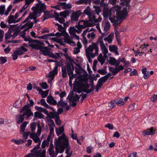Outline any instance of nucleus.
<instances>
[{
	"label": "nucleus",
	"instance_id": "0e129e2a",
	"mask_svg": "<svg viewBox=\"0 0 157 157\" xmlns=\"http://www.w3.org/2000/svg\"><path fill=\"white\" fill-rule=\"evenodd\" d=\"M4 31L0 29V42H2V38L4 36Z\"/></svg>",
	"mask_w": 157,
	"mask_h": 157
},
{
	"label": "nucleus",
	"instance_id": "5701e85b",
	"mask_svg": "<svg viewBox=\"0 0 157 157\" xmlns=\"http://www.w3.org/2000/svg\"><path fill=\"white\" fill-rule=\"evenodd\" d=\"M20 21V19L16 20L14 18V16L10 15L9 16L7 20V21L9 24L16 23Z\"/></svg>",
	"mask_w": 157,
	"mask_h": 157
},
{
	"label": "nucleus",
	"instance_id": "7ed1b4c3",
	"mask_svg": "<svg viewBox=\"0 0 157 157\" xmlns=\"http://www.w3.org/2000/svg\"><path fill=\"white\" fill-rule=\"evenodd\" d=\"M121 6H114L113 10H115L116 12L117 16H114L110 17L109 20L111 22L113 23L114 27L117 28L121 23V19H124L128 15L127 9L124 8L121 11Z\"/></svg>",
	"mask_w": 157,
	"mask_h": 157
},
{
	"label": "nucleus",
	"instance_id": "9b49d317",
	"mask_svg": "<svg viewBox=\"0 0 157 157\" xmlns=\"http://www.w3.org/2000/svg\"><path fill=\"white\" fill-rule=\"evenodd\" d=\"M33 25V23L29 22L26 23L25 25H22L20 28V29H23L25 27V29L23 31V34H21V36L24 38L25 37V33H24L25 31H27L29 29L32 28Z\"/></svg>",
	"mask_w": 157,
	"mask_h": 157
},
{
	"label": "nucleus",
	"instance_id": "680f3d73",
	"mask_svg": "<svg viewBox=\"0 0 157 157\" xmlns=\"http://www.w3.org/2000/svg\"><path fill=\"white\" fill-rule=\"evenodd\" d=\"M116 104V101L113 100L111 101L109 103V106L112 108L114 107Z\"/></svg>",
	"mask_w": 157,
	"mask_h": 157
},
{
	"label": "nucleus",
	"instance_id": "49530a36",
	"mask_svg": "<svg viewBox=\"0 0 157 157\" xmlns=\"http://www.w3.org/2000/svg\"><path fill=\"white\" fill-rule=\"evenodd\" d=\"M124 103L125 102L123 101V99H122L116 100V104L120 106L122 105H123Z\"/></svg>",
	"mask_w": 157,
	"mask_h": 157
},
{
	"label": "nucleus",
	"instance_id": "f704fd0d",
	"mask_svg": "<svg viewBox=\"0 0 157 157\" xmlns=\"http://www.w3.org/2000/svg\"><path fill=\"white\" fill-rule=\"evenodd\" d=\"M57 106L58 107L61 106L62 107H64L67 105V102H64L63 100L61 99L58 101V103L57 104Z\"/></svg>",
	"mask_w": 157,
	"mask_h": 157
},
{
	"label": "nucleus",
	"instance_id": "8fccbe9b",
	"mask_svg": "<svg viewBox=\"0 0 157 157\" xmlns=\"http://www.w3.org/2000/svg\"><path fill=\"white\" fill-rule=\"evenodd\" d=\"M51 39L57 42L58 43H60L61 45H64L63 41H62L61 39H58L56 37L52 38Z\"/></svg>",
	"mask_w": 157,
	"mask_h": 157
},
{
	"label": "nucleus",
	"instance_id": "473e14b6",
	"mask_svg": "<svg viewBox=\"0 0 157 157\" xmlns=\"http://www.w3.org/2000/svg\"><path fill=\"white\" fill-rule=\"evenodd\" d=\"M113 36L114 33H111L107 37L104 38V40H107L109 43H110L112 41Z\"/></svg>",
	"mask_w": 157,
	"mask_h": 157
},
{
	"label": "nucleus",
	"instance_id": "a878e982",
	"mask_svg": "<svg viewBox=\"0 0 157 157\" xmlns=\"http://www.w3.org/2000/svg\"><path fill=\"white\" fill-rule=\"evenodd\" d=\"M60 5V6H62V8L64 9H70L71 7V4H67L65 2L58 3Z\"/></svg>",
	"mask_w": 157,
	"mask_h": 157
},
{
	"label": "nucleus",
	"instance_id": "ea45409f",
	"mask_svg": "<svg viewBox=\"0 0 157 157\" xmlns=\"http://www.w3.org/2000/svg\"><path fill=\"white\" fill-rule=\"evenodd\" d=\"M52 34H54V36H56L58 37H59L60 36H65L66 35H67L66 32V31H63V32H61V33H56L55 34L54 33H51Z\"/></svg>",
	"mask_w": 157,
	"mask_h": 157
},
{
	"label": "nucleus",
	"instance_id": "b1692460",
	"mask_svg": "<svg viewBox=\"0 0 157 157\" xmlns=\"http://www.w3.org/2000/svg\"><path fill=\"white\" fill-rule=\"evenodd\" d=\"M79 98L80 97L78 96V94H76L75 96H73V94H72L71 98H69V100L70 102L73 103L76 102L79 100Z\"/></svg>",
	"mask_w": 157,
	"mask_h": 157
},
{
	"label": "nucleus",
	"instance_id": "4468645a",
	"mask_svg": "<svg viewBox=\"0 0 157 157\" xmlns=\"http://www.w3.org/2000/svg\"><path fill=\"white\" fill-rule=\"evenodd\" d=\"M155 128L152 127L143 132L142 135L144 136L146 135H154L155 133Z\"/></svg>",
	"mask_w": 157,
	"mask_h": 157
},
{
	"label": "nucleus",
	"instance_id": "2eb2a0df",
	"mask_svg": "<svg viewBox=\"0 0 157 157\" xmlns=\"http://www.w3.org/2000/svg\"><path fill=\"white\" fill-rule=\"evenodd\" d=\"M81 13L80 11H77L72 13L71 17V20L72 22L77 21L78 20L79 17L80 16Z\"/></svg>",
	"mask_w": 157,
	"mask_h": 157
},
{
	"label": "nucleus",
	"instance_id": "69168bd1",
	"mask_svg": "<svg viewBox=\"0 0 157 157\" xmlns=\"http://www.w3.org/2000/svg\"><path fill=\"white\" fill-rule=\"evenodd\" d=\"M106 80V79L103 76L101 78L98 80V82L103 84V83L105 82Z\"/></svg>",
	"mask_w": 157,
	"mask_h": 157
},
{
	"label": "nucleus",
	"instance_id": "bb28decb",
	"mask_svg": "<svg viewBox=\"0 0 157 157\" xmlns=\"http://www.w3.org/2000/svg\"><path fill=\"white\" fill-rule=\"evenodd\" d=\"M106 57H104V56H103L102 54H100L98 58V60L101 63V65L104 63Z\"/></svg>",
	"mask_w": 157,
	"mask_h": 157
},
{
	"label": "nucleus",
	"instance_id": "09e8293b",
	"mask_svg": "<svg viewBox=\"0 0 157 157\" xmlns=\"http://www.w3.org/2000/svg\"><path fill=\"white\" fill-rule=\"evenodd\" d=\"M109 50L111 52H115L117 49V47L115 45H113L112 46L109 45Z\"/></svg>",
	"mask_w": 157,
	"mask_h": 157
},
{
	"label": "nucleus",
	"instance_id": "c03bdc74",
	"mask_svg": "<svg viewBox=\"0 0 157 157\" xmlns=\"http://www.w3.org/2000/svg\"><path fill=\"white\" fill-rule=\"evenodd\" d=\"M109 63L111 65H115L116 63V60L115 58L113 57H110L109 60Z\"/></svg>",
	"mask_w": 157,
	"mask_h": 157
},
{
	"label": "nucleus",
	"instance_id": "6ab92c4d",
	"mask_svg": "<svg viewBox=\"0 0 157 157\" xmlns=\"http://www.w3.org/2000/svg\"><path fill=\"white\" fill-rule=\"evenodd\" d=\"M48 124L49 126L50 134H52L53 133L54 128L55 127L54 122L52 120L50 119L48 121Z\"/></svg>",
	"mask_w": 157,
	"mask_h": 157
},
{
	"label": "nucleus",
	"instance_id": "2f4dec72",
	"mask_svg": "<svg viewBox=\"0 0 157 157\" xmlns=\"http://www.w3.org/2000/svg\"><path fill=\"white\" fill-rule=\"evenodd\" d=\"M141 71L142 73L144 75V79H147L149 77L148 72H147V68H144L142 69Z\"/></svg>",
	"mask_w": 157,
	"mask_h": 157
},
{
	"label": "nucleus",
	"instance_id": "393cba45",
	"mask_svg": "<svg viewBox=\"0 0 157 157\" xmlns=\"http://www.w3.org/2000/svg\"><path fill=\"white\" fill-rule=\"evenodd\" d=\"M147 46H145V44H143L140 47V48H141V52L136 51L135 53V56H136L138 55H139L140 56H141V54L143 53L144 52V49L146 48Z\"/></svg>",
	"mask_w": 157,
	"mask_h": 157
},
{
	"label": "nucleus",
	"instance_id": "ddd939ff",
	"mask_svg": "<svg viewBox=\"0 0 157 157\" xmlns=\"http://www.w3.org/2000/svg\"><path fill=\"white\" fill-rule=\"evenodd\" d=\"M12 7V6L11 5H10L8 7L7 10L5 12V6H0V14L2 15L5 14L7 16Z\"/></svg>",
	"mask_w": 157,
	"mask_h": 157
},
{
	"label": "nucleus",
	"instance_id": "4d7b16f0",
	"mask_svg": "<svg viewBox=\"0 0 157 157\" xmlns=\"http://www.w3.org/2000/svg\"><path fill=\"white\" fill-rule=\"evenodd\" d=\"M7 61V59L6 57H0V63L1 64H3L5 63Z\"/></svg>",
	"mask_w": 157,
	"mask_h": 157
},
{
	"label": "nucleus",
	"instance_id": "6e6d98bb",
	"mask_svg": "<svg viewBox=\"0 0 157 157\" xmlns=\"http://www.w3.org/2000/svg\"><path fill=\"white\" fill-rule=\"evenodd\" d=\"M55 122L56 124L58 125H59L61 124V121L60 120L59 115H57L56 117L55 118Z\"/></svg>",
	"mask_w": 157,
	"mask_h": 157
},
{
	"label": "nucleus",
	"instance_id": "39448f33",
	"mask_svg": "<svg viewBox=\"0 0 157 157\" xmlns=\"http://www.w3.org/2000/svg\"><path fill=\"white\" fill-rule=\"evenodd\" d=\"M25 41H28L29 44V46L35 49L40 50V53H42L43 51L47 52L46 47H42V44L44 45V43L36 40H33L29 36L25 37L24 38Z\"/></svg>",
	"mask_w": 157,
	"mask_h": 157
},
{
	"label": "nucleus",
	"instance_id": "864d4df0",
	"mask_svg": "<svg viewBox=\"0 0 157 157\" xmlns=\"http://www.w3.org/2000/svg\"><path fill=\"white\" fill-rule=\"evenodd\" d=\"M109 71L112 72L113 74V75H115L117 73L114 74L115 72L117 71V67L116 66L115 68H114L113 67H109Z\"/></svg>",
	"mask_w": 157,
	"mask_h": 157
},
{
	"label": "nucleus",
	"instance_id": "de8ad7c7",
	"mask_svg": "<svg viewBox=\"0 0 157 157\" xmlns=\"http://www.w3.org/2000/svg\"><path fill=\"white\" fill-rule=\"evenodd\" d=\"M95 35L94 32L90 33L87 34V37L89 39H93L95 37Z\"/></svg>",
	"mask_w": 157,
	"mask_h": 157
},
{
	"label": "nucleus",
	"instance_id": "412c9836",
	"mask_svg": "<svg viewBox=\"0 0 157 157\" xmlns=\"http://www.w3.org/2000/svg\"><path fill=\"white\" fill-rule=\"evenodd\" d=\"M47 101L50 104L56 105L57 104L56 101L54 99L51 95H49L47 97Z\"/></svg>",
	"mask_w": 157,
	"mask_h": 157
},
{
	"label": "nucleus",
	"instance_id": "3c124183",
	"mask_svg": "<svg viewBox=\"0 0 157 157\" xmlns=\"http://www.w3.org/2000/svg\"><path fill=\"white\" fill-rule=\"evenodd\" d=\"M41 93H40L41 95L43 98H44L46 97L48 95V91L47 90L44 91H43L42 90L40 91Z\"/></svg>",
	"mask_w": 157,
	"mask_h": 157
},
{
	"label": "nucleus",
	"instance_id": "e2e57ef3",
	"mask_svg": "<svg viewBox=\"0 0 157 157\" xmlns=\"http://www.w3.org/2000/svg\"><path fill=\"white\" fill-rule=\"evenodd\" d=\"M49 144V142L47 140H44L42 143V147L43 148H44L46 146L48 145Z\"/></svg>",
	"mask_w": 157,
	"mask_h": 157
},
{
	"label": "nucleus",
	"instance_id": "7c9ffc66",
	"mask_svg": "<svg viewBox=\"0 0 157 157\" xmlns=\"http://www.w3.org/2000/svg\"><path fill=\"white\" fill-rule=\"evenodd\" d=\"M69 33L70 35H73L75 34V32H76L78 33H80L79 30L76 29L74 26L71 27L69 29Z\"/></svg>",
	"mask_w": 157,
	"mask_h": 157
},
{
	"label": "nucleus",
	"instance_id": "aec40b11",
	"mask_svg": "<svg viewBox=\"0 0 157 157\" xmlns=\"http://www.w3.org/2000/svg\"><path fill=\"white\" fill-rule=\"evenodd\" d=\"M47 153L51 157H56V155L54 156L55 151L54 150L53 145L52 143H51L49 146V147L48 149Z\"/></svg>",
	"mask_w": 157,
	"mask_h": 157
},
{
	"label": "nucleus",
	"instance_id": "603ef678",
	"mask_svg": "<svg viewBox=\"0 0 157 157\" xmlns=\"http://www.w3.org/2000/svg\"><path fill=\"white\" fill-rule=\"evenodd\" d=\"M31 134H32V133H31L30 132H24L23 134V136L24 139L26 140L27 139L28 136L29 135H30Z\"/></svg>",
	"mask_w": 157,
	"mask_h": 157
},
{
	"label": "nucleus",
	"instance_id": "5fc2aeb1",
	"mask_svg": "<svg viewBox=\"0 0 157 157\" xmlns=\"http://www.w3.org/2000/svg\"><path fill=\"white\" fill-rule=\"evenodd\" d=\"M115 33L117 41H118V40H120V36L119 35L120 33L117 29H116L115 30Z\"/></svg>",
	"mask_w": 157,
	"mask_h": 157
},
{
	"label": "nucleus",
	"instance_id": "9d476101",
	"mask_svg": "<svg viewBox=\"0 0 157 157\" xmlns=\"http://www.w3.org/2000/svg\"><path fill=\"white\" fill-rule=\"evenodd\" d=\"M103 7V15L105 18H107L108 17H109V18L110 17H111L112 15V12H114L115 10H113V9L114 8V7H112V9H109L108 7V5H105L104 6H102Z\"/></svg>",
	"mask_w": 157,
	"mask_h": 157
},
{
	"label": "nucleus",
	"instance_id": "a19ab883",
	"mask_svg": "<svg viewBox=\"0 0 157 157\" xmlns=\"http://www.w3.org/2000/svg\"><path fill=\"white\" fill-rule=\"evenodd\" d=\"M34 116L35 118H38L40 119L43 118L44 117L43 114L38 112H36L34 113Z\"/></svg>",
	"mask_w": 157,
	"mask_h": 157
},
{
	"label": "nucleus",
	"instance_id": "6e6552de",
	"mask_svg": "<svg viewBox=\"0 0 157 157\" xmlns=\"http://www.w3.org/2000/svg\"><path fill=\"white\" fill-rule=\"evenodd\" d=\"M30 106L25 105L22 107L20 110V113L23 112V113L20 115V122L22 123L24 119V116H25L27 118H29L31 116H33V113L31 109L29 108Z\"/></svg>",
	"mask_w": 157,
	"mask_h": 157
},
{
	"label": "nucleus",
	"instance_id": "dca6fc26",
	"mask_svg": "<svg viewBox=\"0 0 157 157\" xmlns=\"http://www.w3.org/2000/svg\"><path fill=\"white\" fill-rule=\"evenodd\" d=\"M93 1V2L95 4H98L100 3V0H79L78 1V3L79 4L84 3L86 4H89L90 5L91 1Z\"/></svg>",
	"mask_w": 157,
	"mask_h": 157
},
{
	"label": "nucleus",
	"instance_id": "052dcab7",
	"mask_svg": "<svg viewBox=\"0 0 157 157\" xmlns=\"http://www.w3.org/2000/svg\"><path fill=\"white\" fill-rule=\"evenodd\" d=\"M30 128L32 132H33L35 130L36 124L35 123H31L30 124Z\"/></svg>",
	"mask_w": 157,
	"mask_h": 157
},
{
	"label": "nucleus",
	"instance_id": "a18cd8bd",
	"mask_svg": "<svg viewBox=\"0 0 157 157\" xmlns=\"http://www.w3.org/2000/svg\"><path fill=\"white\" fill-rule=\"evenodd\" d=\"M28 123L29 122L27 121H25L23 123L21 126V130L22 132H23L24 131L25 128Z\"/></svg>",
	"mask_w": 157,
	"mask_h": 157
},
{
	"label": "nucleus",
	"instance_id": "423d86ee",
	"mask_svg": "<svg viewBox=\"0 0 157 157\" xmlns=\"http://www.w3.org/2000/svg\"><path fill=\"white\" fill-rule=\"evenodd\" d=\"M90 85L88 83L82 82L74 86L73 89L75 92L78 93H80L82 92H85L87 94L90 93L94 89V85L93 81H92L90 89L88 90V89Z\"/></svg>",
	"mask_w": 157,
	"mask_h": 157
},
{
	"label": "nucleus",
	"instance_id": "37998d69",
	"mask_svg": "<svg viewBox=\"0 0 157 157\" xmlns=\"http://www.w3.org/2000/svg\"><path fill=\"white\" fill-rule=\"evenodd\" d=\"M64 128L63 126H61L59 129L56 128V133L58 136L61 134L64 131Z\"/></svg>",
	"mask_w": 157,
	"mask_h": 157
},
{
	"label": "nucleus",
	"instance_id": "f8f14e48",
	"mask_svg": "<svg viewBox=\"0 0 157 157\" xmlns=\"http://www.w3.org/2000/svg\"><path fill=\"white\" fill-rule=\"evenodd\" d=\"M89 18L90 21L95 23L100 22L102 20V18L100 16H97L94 13H93Z\"/></svg>",
	"mask_w": 157,
	"mask_h": 157
},
{
	"label": "nucleus",
	"instance_id": "79ce46f5",
	"mask_svg": "<svg viewBox=\"0 0 157 157\" xmlns=\"http://www.w3.org/2000/svg\"><path fill=\"white\" fill-rule=\"evenodd\" d=\"M59 115L58 114H57L56 113H54L53 112H50L49 114H48V116L50 118V119H52V118H56V117L57 115Z\"/></svg>",
	"mask_w": 157,
	"mask_h": 157
},
{
	"label": "nucleus",
	"instance_id": "f257e3e1",
	"mask_svg": "<svg viewBox=\"0 0 157 157\" xmlns=\"http://www.w3.org/2000/svg\"><path fill=\"white\" fill-rule=\"evenodd\" d=\"M56 155L58 153H63L65 148V153L67 155L65 157H71L72 155V151H70V147L69 143L68 140L67 136L64 134L59 136L58 139H56L54 141Z\"/></svg>",
	"mask_w": 157,
	"mask_h": 157
},
{
	"label": "nucleus",
	"instance_id": "c85d7f7f",
	"mask_svg": "<svg viewBox=\"0 0 157 157\" xmlns=\"http://www.w3.org/2000/svg\"><path fill=\"white\" fill-rule=\"evenodd\" d=\"M101 51L103 54L104 56L105 57H107V54L108 53V50L106 48V47L105 44L100 46Z\"/></svg>",
	"mask_w": 157,
	"mask_h": 157
},
{
	"label": "nucleus",
	"instance_id": "f03ea898",
	"mask_svg": "<svg viewBox=\"0 0 157 157\" xmlns=\"http://www.w3.org/2000/svg\"><path fill=\"white\" fill-rule=\"evenodd\" d=\"M103 37L100 36L99 37L98 40L95 43H92L85 50L86 56L89 63H91V58H94L98 54V45L100 44V46L104 44L102 40Z\"/></svg>",
	"mask_w": 157,
	"mask_h": 157
},
{
	"label": "nucleus",
	"instance_id": "13d9d810",
	"mask_svg": "<svg viewBox=\"0 0 157 157\" xmlns=\"http://www.w3.org/2000/svg\"><path fill=\"white\" fill-rule=\"evenodd\" d=\"M118 67H117V71L115 72L114 74L117 73L120 71L124 69V67L122 65H121Z\"/></svg>",
	"mask_w": 157,
	"mask_h": 157
},
{
	"label": "nucleus",
	"instance_id": "a211bd4d",
	"mask_svg": "<svg viewBox=\"0 0 157 157\" xmlns=\"http://www.w3.org/2000/svg\"><path fill=\"white\" fill-rule=\"evenodd\" d=\"M44 45H43V44H42V47L43 48L44 47H46L47 48V52L43 51V52H42V53H40V51L39 53L40 54L44 55V56H49L50 57H52L53 58H55L56 59H58V56H57L56 55H54L53 53H52V54H50V51L48 50V48L47 47H44Z\"/></svg>",
	"mask_w": 157,
	"mask_h": 157
},
{
	"label": "nucleus",
	"instance_id": "58836bf2",
	"mask_svg": "<svg viewBox=\"0 0 157 157\" xmlns=\"http://www.w3.org/2000/svg\"><path fill=\"white\" fill-rule=\"evenodd\" d=\"M41 144V141L39 142V143L37 144L36 146H35L34 148L31 150V152H34L35 154L38 152L37 150L40 148V146Z\"/></svg>",
	"mask_w": 157,
	"mask_h": 157
},
{
	"label": "nucleus",
	"instance_id": "72a5a7b5",
	"mask_svg": "<svg viewBox=\"0 0 157 157\" xmlns=\"http://www.w3.org/2000/svg\"><path fill=\"white\" fill-rule=\"evenodd\" d=\"M70 13L69 11L68 10H65L63 12H61L60 13L59 15L61 17H63V18H66L67 16H68Z\"/></svg>",
	"mask_w": 157,
	"mask_h": 157
},
{
	"label": "nucleus",
	"instance_id": "bf43d9fd",
	"mask_svg": "<svg viewBox=\"0 0 157 157\" xmlns=\"http://www.w3.org/2000/svg\"><path fill=\"white\" fill-rule=\"evenodd\" d=\"M151 100L153 102L157 101V94H153L151 98Z\"/></svg>",
	"mask_w": 157,
	"mask_h": 157
},
{
	"label": "nucleus",
	"instance_id": "c756f323",
	"mask_svg": "<svg viewBox=\"0 0 157 157\" xmlns=\"http://www.w3.org/2000/svg\"><path fill=\"white\" fill-rule=\"evenodd\" d=\"M20 54V51L18 50H15L12 55L13 59V60L17 59L18 58V56Z\"/></svg>",
	"mask_w": 157,
	"mask_h": 157
},
{
	"label": "nucleus",
	"instance_id": "c9c22d12",
	"mask_svg": "<svg viewBox=\"0 0 157 157\" xmlns=\"http://www.w3.org/2000/svg\"><path fill=\"white\" fill-rule=\"evenodd\" d=\"M84 13L89 16V18L91 16V15L93 13L91 12L90 9L88 7L84 11Z\"/></svg>",
	"mask_w": 157,
	"mask_h": 157
},
{
	"label": "nucleus",
	"instance_id": "0eeeda50",
	"mask_svg": "<svg viewBox=\"0 0 157 157\" xmlns=\"http://www.w3.org/2000/svg\"><path fill=\"white\" fill-rule=\"evenodd\" d=\"M67 73L69 77V82H71V80L74 77L73 71L74 70V67L73 65L71 63H68L66 66L62 67V77L65 78L67 77Z\"/></svg>",
	"mask_w": 157,
	"mask_h": 157
},
{
	"label": "nucleus",
	"instance_id": "1a4fd4ad",
	"mask_svg": "<svg viewBox=\"0 0 157 157\" xmlns=\"http://www.w3.org/2000/svg\"><path fill=\"white\" fill-rule=\"evenodd\" d=\"M90 25L91 24L88 21L82 20L78 22V25H76L75 26L78 29L79 32H81L82 29L90 26Z\"/></svg>",
	"mask_w": 157,
	"mask_h": 157
},
{
	"label": "nucleus",
	"instance_id": "f3484780",
	"mask_svg": "<svg viewBox=\"0 0 157 157\" xmlns=\"http://www.w3.org/2000/svg\"><path fill=\"white\" fill-rule=\"evenodd\" d=\"M59 66L58 62L57 61V63L55 64V66L54 69L51 71L48 74L49 77L52 78L53 79L54 76L58 73V67Z\"/></svg>",
	"mask_w": 157,
	"mask_h": 157
},
{
	"label": "nucleus",
	"instance_id": "774afa93",
	"mask_svg": "<svg viewBox=\"0 0 157 157\" xmlns=\"http://www.w3.org/2000/svg\"><path fill=\"white\" fill-rule=\"evenodd\" d=\"M98 72L102 75H105L107 73V72L103 69L98 70Z\"/></svg>",
	"mask_w": 157,
	"mask_h": 157
},
{
	"label": "nucleus",
	"instance_id": "4be33fe9",
	"mask_svg": "<svg viewBox=\"0 0 157 157\" xmlns=\"http://www.w3.org/2000/svg\"><path fill=\"white\" fill-rule=\"evenodd\" d=\"M30 138H32L34 141L36 143H38L40 141L41 142L39 137H38L36 134L35 133H32L30 136Z\"/></svg>",
	"mask_w": 157,
	"mask_h": 157
},
{
	"label": "nucleus",
	"instance_id": "e433bc0d",
	"mask_svg": "<svg viewBox=\"0 0 157 157\" xmlns=\"http://www.w3.org/2000/svg\"><path fill=\"white\" fill-rule=\"evenodd\" d=\"M110 24L109 22H106L104 25V30L105 32H108L110 29Z\"/></svg>",
	"mask_w": 157,
	"mask_h": 157
},
{
	"label": "nucleus",
	"instance_id": "338daca9",
	"mask_svg": "<svg viewBox=\"0 0 157 157\" xmlns=\"http://www.w3.org/2000/svg\"><path fill=\"white\" fill-rule=\"evenodd\" d=\"M40 86L43 89H47L48 88V85L46 82L43 83L40 85Z\"/></svg>",
	"mask_w": 157,
	"mask_h": 157
},
{
	"label": "nucleus",
	"instance_id": "20e7f679",
	"mask_svg": "<svg viewBox=\"0 0 157 157\" xmlns=\"http://www.w3.org/2000/svg\"><path fill=\"white\" fill-rule=\"evenodd\" d=\"M46 8V6L45 4L42 3L41 1H39V2L36 4L35 6L32 8V10L33 11V13L29 14L28 17L25 20L23 23L27 22L29 19H36L37 17V14L41 13L42 12H44V14L48 13V12L45 11Z\"/></svg>",
	"mask_w": 157,
	"mask_h": 157
},
{
	"label": "nucleus",
	"instance_id": "4c0bfd02",
	"mask_svg": "<svg viewBox=\"0 0 157 157\" xmlns=\"http://www.w3.org/2000/svg\"><path fill=\"white\" fill-rule=\"evenodd\" d=\"M53 34L50 33L48 34H45L42 36H39L38 37V38L43 39H48L49 37L51 36H54Z\"/></svg>",
	"mask_w": 157,
	"mask_h": 157
},
{
	"label": "nucleus",
	"instance_id": "cd10ccee",
	"mask_svg": "<svg viewBox=\"0 0 157 157\" xmlns=\"http://www.w3.org/2000/svg\"><path fill=\"white\" fill-rule=\"evenodd\" d=\"M67 34L68 35V36H67L66 37H64L63 38V41L66 43L71 44V45H74L75 43L70 39L69 36L68 34Z\"/></svg>",
	"mask_w": 157,
	"mask_h": 157
}]
</instances>
